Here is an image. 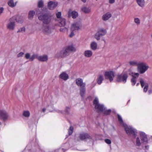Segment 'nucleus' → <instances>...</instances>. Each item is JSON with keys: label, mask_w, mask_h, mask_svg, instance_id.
I'll list each match as a JSON object with an SVG mask.
<instances>
[{"label": "nucleus", "mask_w": 152, "mask_h": 152, "mask_svg": "<svg viewBox=\"0 0 152 152\" xmlns=\"http://www.w3.org/2000/svg\"><path fill=\"white\" fill-rule=\"evenodd\" d=\"M76 83L78 86L81 87H85L86 83L83 82V80L80 78H78L76 80Z\"/></svg>", "instance_id": "nucleus-15"}, {"label": "nucleus", "mask_w": 152, "mask_h": 152, "mask_svg": "<svg viewBox=\"0 0 152 152\" xmlns=\"http://www.w3.org/2000/svg\"><path fill=\"white\" fill-rule=\"evenodd\" d=\"M111 17V14L109 12H107L103 15L102 19L103 20L106 21L109 19Z\"/></svg>", "instance_id": "nucleus-21"}, {"label": "nucleus", "mask_w": 152, "mask_h": 152, "mask_svg": "<svg viewBox=\"0 0 152 152\" xmlns=\"http://www.w3.org/2000/svg\"><path fill=\"white\" fill-rule=\"evenodd\" d=\"M4 8L3 7H0V15L3 12Z\"/></svg>", "instance_id": "nucleus-48"}, {"label": "nucleus", "mask_w": 152, "mask_h": 152, "mask_svg": "<svg viewBox=\"0 0 152 152\" xmlns=\"http://www.w3.org/2000/svg\"><path fill=\"white\" fill-rule=\"evenodd\" d=\"M79 140H84L91 139V137L87 133H82L80 134L79 137Z\"/></svg>", "instance_id": "nucleus-14"}, {"label": "nucleus", "mask_w": 152, "mask_h": 152, "mask_svg": "<svg viewBox=\"0 0 152 152\" xmlns=\"http://www.w3.org/2000/svg\"><path fill=\"white\" fill-rule=\"evenodd\" d=\"M70 110V107H66L65 111H59L58 113L62 114H68L69 113Z\"/></svg>", "instance_id": "nucleus-25"}, {"label": "nucleus", "mask_w": 152, "mask_h": 152, "mask_svg": "<svg viewBox=\"0 0 152 152\" xmlns=\"http://www.w3.org/2000/svg\"><path fill=\"white\" fill-rule=\"evenodd\" d=\"M34 55H36V54H34L31 56H30V53H27L25 54V57L26 59H29L30 61H32L33 60H32L31 58L32 57H33V56Z\"/></svg>", "instance_id": "nucleus-31"}, {"label": "nucleus", "mask_w": 152, "mask_h": 152, "mask_svg": "<svg viewBox=\"0 0 152 152\" xmlns=\"http://www.w3.org/2000/svg\"><path fill=\"white\" fill-rule=\"evenodd\" d=\"M81 26L82 24L80 21L75 22L71 26V31L75 32L80 29Z\"/></svg>", "instance_id": "nucleus-8"}, {"label": "nucleus", "mask_w": 152, "mask_h": 152, "mask_svg": "<svg viewBox=\"0 0 152 152\" xmlns=\"http://www.w3.org/2000/svg\"><path fill=\"white\" fill-rule=\"evenodd\" d=\"M107 33L106 30L102 28L98 29L94 36V37L97 40H99L101 37L105 35Z\"/></svg>", "instance_id": "nucleus-7"}, {"label": "nucleus", "mask_w": 152, "mask_h": 152, "mask_svg": "<svg viewBox=\"0 0 152 152\" xmlns=\"http://www.w3.org/2000/svg\"><path fill=\"white\" fill-rule=\"evenodd\" d=\"M83 2L85 3L87 0H81Z\"/></svg>", "instance_id": "nucleus-52"}, {"label": "nucleus", "mask_w": 152, "mask_h": 152, "mask_svg": "<svg viewBox=\"0 0 152 152\" xmlns=\"http://www.w3.org/2000/svg\"><path fill=\"white\" fill-rule=\"evenodd\" d=\"M41 29L40 28H39V30H40Z\"/></svg>", "instance_id": "nucleus-58"}, {"label": "nucleus", "mask_w": 152, "mask_h": 152, "mask_svg": "<svg viewBox=\"0 0 152 152\" xmlns=\"http://www.w3.org/2000/svg\"><path fill=\"white\" fill-rule=\"evenodd\" d=\"M45 110H46V109L45 108H43L42 109V111L43 112H44L45 111Z\"/></svg>", "instance_id": "nucleus-51"}, {"label": "nucleus", "mask_w": 152, "mask_h": 152, "mask_svg": "<svg viewBox=\"0 0 152 152\" xmlns=\"http://www.w3.org/2000/svg\"><path fill=\"white\" fill-rule=\"evenodd\" d=\"M70 52L66 48L65 50H62L60 52V56L61 57H64L68 55Z\"/></svg>", "instance_id": "nucleus-20"}, {"label": "nucleus", "mask_w": 152, "mask_h": 152, "mask_svg": "<svg viewBox=\"0 0 152 152\" xmlns=\"http://www.w3.org/2000/svg\"><path fill=\"white\" fill-rule=\"evenodd\" d=\"M145 150H148L149 148V146L148 145H146L145 146Z\"/></svg>", "instance_id": "nucleus-50"}, {"label": "nucleus", "mask_w": 152, "mask_h": 152, "mask_svg": "<svg viewBox=\"0 0 152 152\" xmlns=\"http://www.w3.org/2000/svg\"><path fill=\"white\" fill-rule=\"evenodd\" d=\"M105 142L108 144H110L111 143V141L109 139H105L104 140Z\"/></svg>", "instance_id": "nucleus-44"}, {"label": "nucleus", "mask_w": 152, "mask_h": 152, "mask_svg": "<svg viewBox=\"0 0 152 152\" xmlns=\"http://www.w3.org/2000/svg\"><path fill=\"white\" fill-rule=\"evenodd\" d=\"M59 77L63 80L66 81L69 79V76L67 74L64 72L60 74Z\"/></svg>", "instance_id": "nucleus-17"}, {"label": "nucleus", "mask_w": 152, "mask_h": 152, "mask_svg": "<svg viewBox=\"0 0 152 152\" xmlns=\"http://www.w3.org/2000/svg\"><path fill=\"white\" fill-rule=\"evenodd\" d=\"M68 15L69 17L72 16L73 18H75L78 15V13L75 11L70 10L68 12Z\"/></svg>", "instance_id": "nucleus-19"}, {"label": "nucleus", "mask_w": 152, "mask_h": 152, "mask_svg": "<svg viewBox=\"0 0 152 152\" xmlns=\"http://www.w3.org/2000/svg\"><path fill=\"white\" fill-rule=\"evenodd\" d=\"M104 80L103 77L101 75H99L97 79V83L99 84H101Z\"/></svg>", "instance_id": "nucleus-27"}, {"label": "nucleus", "mask_w": 152, "mask_h": 152, "mask_svg": "<svg viewBox=\"0 0 152 152\" xmlns=\"http://www.w3.org/2000/svg\"><path fill=\"white\" fill-rule=\"evenodd\" d=\"M23 115L26 117H28L30 115V113L29 111H25L23 112Z\"/></svg>", "instance_id": "nucleus-38"}, {"label": "nucleus", "mask_w": 152, "mask_h": 152, "mask_svg": "<svg viewBox=\"0 0 152 152\" xmlns=\"http://www.w3.org/2000/svg\"><path fill=\"white\" fill-rule=\"evenodd\" d=\"M148 92L149 93V94L151 93L152 92V91L150 90H149L148 91Z\"/></svg>", "instance_id": "nucleus-53"}, {"label": "nucleus", "mask_w": 152, "mask_h": 152, "mask_svg": "<svg viewBox=\"0 0 152 152\" xmlns=\"http://www.w3.org/2000/svg\"><path fill=\"white\" fill-rule=\"evenodd\" d=\"M139 83H137V84L136 86H138L139 85Z\"/></svg>", "instance_id": "nucleus-55"}, {"label": "nucleus", "mask_w": 152, "mask_h": 152, "mask_svg": "<svg viewBox=\"0 0 152 152\" xmlns=\"http://www.w3.org/2000/svg\"><path fill=\"white\" fill-rule=\"evenodd\" d=\"M37 58L39 61H46L48 59V56L46 55L39 56L37 54L34 55L31 58L32 60H34L35 58Z\"/></svg>", "instance_id": "nucleus-10"}, {"label": "nucleus", "mask_w": 152, "mask_h": 152, "mask_svg": "<svg viewBox=\"0 0 152 152\" xmlns=\"http://www.w3.org/2000/svg\"><path fill=\"white\" fill-rule=\"evenodd\" d=\"M134 22L137 25H139L140 24V20L138 18H135L134 19Z\"/></svg>", "instance_id": "nucleus-43"}, {"label": "nucleus", "mask_w": 152, "mask_h": 152, "mask_svg": "<svg viewBox=\"0 0 152 152\" xmlns=\"http://www.w3.org/2000/svg\"><path fill=\"white\" fill-rule=\"evenodd\" d=\"M93 103L95 109L98 113L102 112L103 111V110L104 109L105 107L104 105L99 103V100L97 97L95 98L94 100Z\"/></svg>", "instance_id": "nucleus-4"}, {"label": "nucleus", "mask_w": 152, "mask_h": 152, "mask_svg": "<svg viewBox=\"0 0 152 152\" xmlns=\"http://www.w3.org/2000/svg\"><path fill=\"white\" fill-rule=\"evenodd\" d=\"M92 54L93 52L91 50H86L84 52V56L87 58L91 57L92 56Z\"/></svg>", "instance_id": "nucleus-22"}, {"label": "nucleus", "mask_w": 152, "mask_h": 152, "mask_svg": "<svg viewBox=\"0 0 152 152\" xmlns=\"http://www.w3.org/2000/svg\"><path fill=\"white\" fill-rule=\"evenodd\" d=\"M139 62H137L136 60H132L129 61V64L131 66H138Z\"/></svg>", "instance_id": "nucleus-29"}, {"label": "nucleus", "mask_w": 152, "mask_h": 152, "mask_svg": "<svg viewBox=\"0 0 152 152\" xmlns=\"http://www.w3.org/2000/svg\"><path fill=\"white\" fill-rule=\"evenodd\" d=\"M8 114L5 110L0 109V118L1 119L5 121L8 119Z\"/></svg>", "instance_id": "nucleus-11"}, {"label": "nucleus", "mask_w": 152, "mask_h": 152, "mask_svg": "<svg viewBox=\"0 0 152 152\" xmlns=\"http://www.w3.org/2000/svg\"><path fill=\"white\" fill-rule=\"evenodd\" d=\"M43 5V3L42 1H39L38 4L39 8L36 10V13L38 15L41 14L38 17L39 20L42 21L44 24H48L51 21V17L47 14L45 13L44 10L42 9V7Z\"/></svg>", "instance_id": "nucleus-1"}, {"label": "nucleus", "mask_w": 152, "mask_h": 152, "mask_svg": "<svg viewBox=\"0 0 152 152\" xmlns=\"http://www.w3.org/2000/svg\"><path fill=\"white\" fill-rule=\"evenodd\" d=\"M136 145L137 146H139L141 145V143L140 141V140L139 138L138 137H137L136 140Z\"/></svg>", "instance_id": "nucleus-36"}, {"label": "nucleus", "mask_w": 152, "mask_h": 152, "mask_svg": "<svg viewBox=\"0 0 152 152\" xmlns=\"http://www.w3.org/2000/svg\"><path fill=\"white\" fill-rule=\"evenodd\" d=\"M56 15L57 17L59 18V19L61 18H60L61 15V12H58L56 14Z\"/></svg>", "instance_id": "nucleus-46"}, {"label": "nucleus", "mask_w": 152, "mask_h": 152, "mask_svg": "<svg viewBox=\"0 0 152 152\" xmlns=\"http://www.w3.org/2000/svg\"><path fill=\"white\" fill-rule=\"evenodd\" d=\"M24 54V53L23 52H20L17 54V56L18 58L21 57L23 56Z\"/></svg>", "instance_id": "nucleus-45"}, {"label": "nucleus", "mask_w": 152, "mask_h": 152, "mask_svg": "<svg viewBox=\"0 0 152 152\" xmlns=\"http://www.w3.org/2000/svg\"><path fill=\"white\" fill-rule=\"evenodd\" d=\"M57 2L50 1L48 3V7L50 10H52L57 6Z\"/></svg>", "instance_id": "nucleus-18"}, {"label": "nucleus", "mask_w": 152, "mask_h": 152, "mask_svg": "<svg viewBox=\"0 0 152 152\" xmlns=\"http://www.w3.org/2000/svg\"><path fill=\"white\" fill-rule=\"evenodd\" d=\"M66 48L69 52L71 51H75L76 50L75 48L72 45L68 46Z\"/></svg>", "instance_id": "nucleus-33"}, {"label": "nucleus", "mask_w": 152, "mask_h": 152, "mask_svg": "<svg viewBox=\"0 0 152 152\" xmlns=\"http://www.w3.org/2000/svg\"><path fill=\"white\" fill-rule=\"evenodd\" d=\"M80 94L82 97H84L86 93V88L85 87H81L80 89Z\"/></svg>", "instance_id": "nucleus-23"}, {"label": "nucleus", "mask_w": 152, "mask_h": 152, "mask_svg": "<svg viewBox=\"0 0 152 152\" xmlns=\"http://www.w3.org/2000/svg\"><path fill=\"white\" fill-rule=\"evenodd\" d=\"M1 122L0 121V125H1Z\"/></svg>", "instance_id": "nucleus-57"}, {"label": "nucleus", "mask_w": 152, "mask_h": 152, "mask_svg": "<svg viewBox=\"0 0 152 152\" xmlns=\"http://www.w3.org/2000/svg\"><path fill=\"white\" fill-rule=\"evenodd\" d=\"M140 83L142 87H143L144 86H145V84L147 83H145L142 79H141L140 80Z\"/></svg>", "instance_id": "nucleus-39"}, {"label": "nucleus", "mask_w": 152, "mask_h": 152, "mask_svg": "<svg viewBox=\"0 0 152 152\" xmlns=\"http://www.w3.org/2000/svg\"><path fill=\"white\" fill-rule=\"evenodd\" d=\"M60 31L61 32H65V31H68V29L66 27H64L63 28H61L60 29Z\"/></svg>", "instance_id": "nucleus-41"}, {"label": "nucleus", "mask_w": 152, "mask_h": 152, "mask_svg": "<svg viewBox=\"0 0 152 152\" xmlns=\"http://www.w3.org/2000/svg\"><path fill=\"white\" fill-rule=\"evenodd\" d=\"M35 12L33 11H30L28 13V18L30 19H32L34 17Z\"/></svg>", "instance_id": "nucleus-34"}, {"label": "nucleus", "mask_w": 152, "mask_h": 152, "mask_svg": "<svg viewBox=\"0 0 152 152\" xmlns=\"http://www.w3.org/2000/svg\"><path fill=\"white\" fill-rule=\"evenodd\" d=\"M74 31H72L69 35V36L70 37H72L75 35V34L74 32Z\"/></svg>", "instance_id": "nucleus-47"}, {"label": "nucleus", "mask_w": 152, "mask_h": 152, "mask_svg": "<svg viewBox=\"0 0 152 152\" xmlns=\"http://www.w3.org/2000/svg\"><path fill=\"white\" fill-rule=\"evenodd\" d=\"M17 3V1H16L15 3H14V4H16V5Z\"/></svg>", "instance_id": "nucleus-56"}, {"label": "nucleus", "mask_w": 152, "mask_h": 152, "mask_svg": "<svg viewBox=\"0 0 152 152\" xmlns=\"http://www.w3.org/2000/svg\"><path fill=\"white\" fill-rule=\"evenodd\" d=\"M58 21L60 23L59 26H64L66 24L65 19L63 18H61L59 19Z\"/></svg>", "instance_id": "nucleus-24"}, {"label": "nucleus", "mask_w": 152, "mask_h": 152, "mask_svg": "<svg viewBox=\"0 0 152 152\" xmlns=\"http://www.w3.org/2000/svg\"><path fill=\"white\" fill-rule=\"evenodd\" d=\"M139 75L138 73H132V77L131 80V81L132 83V86L135 85L136 82V79L138 78Z\"/></svg>", "instance_id": "nucleus-16"}, {"label": "nucleus", "mask_w": 152, "mask_h": 152, "mask_svg": "<svg viewBox=\"0 0 152 152\" xmlns=\"http://www.w3.org/2000/svg\"><path fill=\"white\" fill-rule=\"evenodd\" d=\"M73 127L72 126H70L68 130V134L69 135H71L73 132Z\"/></svg>", "instance_id": "nucleus-37"}, {"label": "nucleus", "mask_w": 152, "mask_h": 152, "mask_svg": "<svg viewBox=\"0 0 152 152\" xmlns=\"http://www.w3.org/2000/svg\"><path fill=\"white\" fill-rule=\"evenodd\" d=\"M22 17L19 15L14 16L10 18L6 25L7 28L9 30H14L15 27V22L14 20L20 23L22 22Z\"/></svg>", "instance_id": "nucleus-3"}, {"label": "nucleus", "mask_w": 152, "mask_h": 152, "mask_svg": "<svg viewBox=\"0 0 152 152\" xmlns=\"http://www.w3.org/2000/svg\"><path fill=\"white\" fill-rule=\"evenodd\" d=\"M148 83H146L145 86L143 89V91L145 92H146L148 88Z\"/></svg>", "instance_id": "nucleus-42"}, {"label": "nucleus", "mask_w": 152, "mask_h": 152, "mask_svg": "<svg viewBox=\"0 0 152 152\" xmlns=\"http://www.w3.org/2000/svg\"><path fill=\"white\" fill-rule=\"evenodd\" d=\"M97 44L95 42H92L90 45L91 48L93 50H95L97 49Z\"/></svg>", "instance_id": "nucleus-26"}, {"label": "nucleus", "mask_w": 152, "mask_h": 152, "mask_svg": "<svg viewBox=\"0 0 152 152\" xmlns=\"http://www.w3.org/2000/svg\"><path fill=\"white\" fill-rule=\"evenodd\" d=\"M128 78V75L127 74L122 73L120 74L117 75L116 76V81L119 83H125Z\"/></svg>", "instance_id": "nucleus-5"}, {"label": "nucleus", "mask_w": 152, "mask_h": 152, "mask_svg": "<svg viewBox=\"0 0 152 152\" xmlns=\"http://www.w3.org/2000/svg\"><path fill=\"white\" fill-rule=\"evenodd\" d=\"M8 5L11 7H13L16 6V4H14L13 0H10L8 2Z\"/></svg>", "instance_id": "nucleus-35"}, {"label": "nucleus", "mask_w": 152, "mask_h": 152, "mask_svg": "<svg viewBox=\"0 0 152 152\" xmlns=\"http://www.w3.org/2000/svg\"><path fill=\"white\" fill-rule=\"evenodd\" d=\"M82 11L85 13H88L91 11V9L89 7H83L81 8Z\"/></svg>", "instance_id": "nucleus-28"}, {"label": "nucleus", "mask_w": 152, "mask_h": 152, "mask_svg": "<svg viewBox=\"0 0 152 152\" xmlns=\"http://www.w3.org/2000/svg\"><path fill=\"white\" fill-rule=\"evenodd\" d=\"M118 117L119 123L121 125H122L124 127L128 135H129L132 134L133 136L135 138L137 136V130L132 126H128L126 124L124 123L121 117L118 114Z\"/></svg>", "instance_id": "nucleus-2"}, {"label": "nucleus", "mask_w": 152, "mask_h": 152, "mask_svg": "<svg viewBox=\"0 0 152 152\" xmlns=\"http://www.w3.org/2000/svg\"><path fill=\"white\" fill-rule=\"evenodd\" d=\"M115 74L114 72L109 71L106 72L104 74V75L106 79L109 80L110 82H111L113 80Z\"/></svg>", "instance_id": "nucleus-9"}, {"label": "nucleus", "mask_w": 152, "mask_h": 152, "mask_svg": "<svg viewBox=\"0 0 152 152\" xmlns=\"http://www.w3.org/2000/svg\"><path fill=\"white\" fill-rule=\"evenodd\" d=\"M111 112V110L110 109L107 110L105 107L104 109L103 110V111L102 113L104 115H108L110 114Z\"/></svg>", "instance_id": "nucleus-32"}, {"label": "nucleus", "mask_w": 152, "mask_h": 152, "mask_svg": "<svg viewBox=\"0 0 152 152\" xmlns=\"http://www.w3.org/2000/svg\"><path fill=\"white\" fill-rule=\"evenodd\" d=\"M151 37H152V35H151Z\"/></svg>", "instance_id": "nucleus-59"}, {"label": "nucleus", "mask_w": 152, "mask_h": 152, "mask_svg": "<svg viewBox=\"0 0 152 152\" xmlns=\"http://www.w3.org/2000/svg\"><path fill=\"white\" fill-rule=\"evenodd\" d=\"M42 32L46 34L51 33L52 31V29L48 26L43 24L41 28Z\"/></svg>", "instance_id": "nucleus-12"}, {"label": "nucleus", "mask_w": 152, "mask_h": 152, "mask_svg": "<svg viewBox=\"0 0 152 152\" xmlns=\"http://www.w3.org/2000/svg\"><path fill=\"white\" fill-rule=\"evenodd\" d=\"M139 134L140 138L143 144L148 143V140L147 138V135L143 132H140Z\"/></svg>", "instance_id": "nucleus-13"}, {"label": "nucleus", "mask_w": 152, "mask_h": 152, "mask_svg": "<svg viewBox=\"0 0 152 152\" xmlns=\"http://www.w3.org/2000/svg\"><path fill=\"white\" fill-rule=\"evenodd\" d=\"M115 1V0H109V2L110 4L113 3Z\"/></svg>", "instance_id": "nucleus-49"}, {"label": "nucleus", "mask_w": 152, "mask_h": 152, "mask_svg": "<svg viewBox=\"0 0 152 152\" xmlns=\"http://www.w3.org/2000/svg\"><path fill=\"white\" fill-rule=\"evenodd\" d=\"M102 40H103V41H104V43H105L106 41H105V40L104 39H103Z\"/></svg>", "instance_id": "nucleus-54"}, {"label": "nucleus", "mask_w": 152, "mask_h": 152, "mask_svg": "<svg viewBox=\"0 0 152 152\" xmlns=\"http://www.w3.org/2000/svg\"><path fill=\"white\" fill-rule=\"evenodd\" d=\"M25 31V27H23L22 28H21L20 29H19L18 31L17 32H21L23 33Z\"/></svg>", "instance_id": "nucleus-40"}, {"label": "nucleus", "mask_w": 152, "mask_h": 152, "mask_svg": "<svg viewBox=\"0 0 152 152\" xmlns=\"http://www.w3.org/2000/svg\"><path fill=\"white\" fill-rule=\"evenodd\" d=\"M148 68V66L143 62H139L137 66L138 70L141 74L144 73Z\"/></svg>", "instance_id": "nucleus-6"}, {"label": "nucleus", "mask_w": 152, "mask_h": 152, "mask_svg": "<svg viewBox=\"0 0 152 152\" xmlns=\"http://www.w3.org/2000/svg\"><path fill=\"white\" fill-rule=\"evenodd\" d=\"M138 5L141 7H143L145 4L144 0H136Z\"/></svg>", "instance_id": "nucleus-30"}]
</instances>
